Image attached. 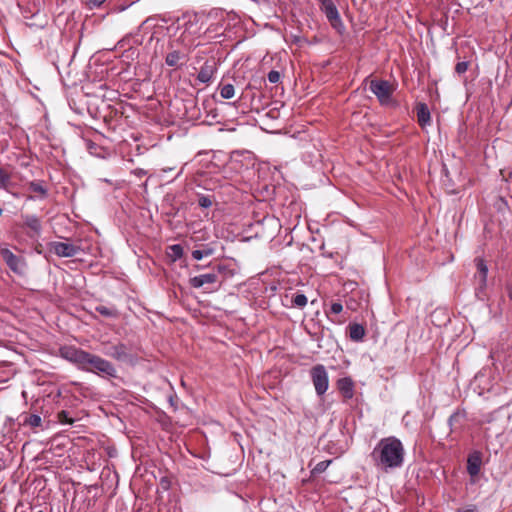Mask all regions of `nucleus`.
<instances>
[{
    "label": "nucleus",
    "mask_w": 512,
    "mask_h": 512,
    "mask_svg": "<svg viewBox=\"0 0 512 512\" xmlns=\"http://www.w3.org/2000/svg\"><path fill=\"white\" fill-rule=\"evenodd\" d=\"M37 512H45V511H44V510H39V511H37Z\"/></svg>",
    "instance_id": "42"
},
{
    "label": "nucleus",
    "mask_w": 512,
    "mask_h": 512,
    "mask_svg": "<svg viewBox=\"0 0 512 512\" xmlns=\"http://www.w3.org/2000/svg\"><path fill=\"white\" fill-rule=\"evenodd\" d=\"M235 94V88L232 84H224L220 87V95L223 99H231Z\"/></svg>",
    "instance_id": "23"
},
{
    "label": "nucleus",
    "mask_w": 512,
    "mask_h": 512,
    "mask_svg": "<svg viewBox=\"0 0 512 512\" xmlns=\"http://www.w3.org/2000/svg\"><path fill=\"white\" fill-rule=\"evenodd\" d=\"M369 89L377 97L381 105H389L392 102L395 89L389 81L373 79L370 81Z\"/></svg>",
    "instance_id": "4"
},
{
    "label": "nucleus",
    "mask_w": 512,
    "mask_h": 512,
    "mask_svg": "<svg viewBox=\"0 0 512 512\" xmlns=\"http://www.w3.org/2000/svg\"><path fill=\"white\" fill-rule=\"evenodd\" d=\"M32 424V416L31 415H25L23 419V424Z\"/></svg>",
    "instance_id": "38"
},
{
    "label": "nucleus",
    "mask_w": 512,
    "mask_h": 512,
    "mask_svg": "<svg viewBox=\"0 0 512 512\" xmlns=\"http://www.w3.org/2000/svg\"><path fill=\"white\" fill-rule=\"evenodd\" d=\"M482 464V455L479 451L469 454L467 459V472L470 476L475 477L479 474Z\"/></svg>",
    "instance_id": "11"
},
{
    "label": "nucleus",
    "mask_w": 512,
    "mask_h": 512,
    "mask_svg": "<svg viewBox=\"0 0 512 512\" xmlns=\"http://www.w3.org/2000/svg\"><path fill=\"white\" fill-rule=\"evenodd\" d=\"M33 229L34 231H36L37 227H36V220L34 219V226H33Z\"/></svg>",
    "instance_id": "41"
},
{
    "label": "nucleus",
    "mask_w": 512,
    "mask_h": 512,
    "mask_svg": "<svg viewBox=\"0 0 512 512\" xmlns=\"http://www.w3.org/2000/svg\"><path fill=\"white\" fill-rule=\"evenodd\" d=\"M15 512H32V502L22 499L15 507Z\"/></svg>",
    "instance_id": "26"
},
{
    "label": "nucleus",
    "mask_w": 512,
    "mask_h": 512,
    "mask_svg": "<svg viewBox=\"0 0 512 512\" xmlns=\"http://www.w3.org/2000/svg\"><path fill=\"white\" fill-rule=\"evenodd\" d=\"M1 256L7 265L15 272L19 271V259L8 249L1 250Z\"/></svg>",
    "instance_id": "18"
},
{
    "label": "nucleus",
    "mask_w": 512,
    "mask_h": 512,
    "mask_svg": "<svg viewBox=\"0 0 512 512\" xmlns=\"http://www.w3.org/2000/svg\"><path fill=\"white\" fill-rule=\"evenodd\" d=\"M51 250L59 257H74L80 251V247L69 242H53Z\"/></svg>",
    "instance_id": "9"
},
{
    "label": "nucleus",
    "mask_w": 512,
    "mask_h": 512,
    "mask_svg": "<svg viewBox=\"0 0 512 512\" xmlns=\"http://www.w3.org/2000/svg\"><path fill=\"white\" fill-rule=\"evenodd\" d=\"M47 197V189L41 183H34V200L36 198L45 199Z\"/></svg>",
    "instance_id": "25"
},
{
    "label": "nucleus",
    "mask_w": 512,
    "mask_h": 512,
    "mask_svg": "<svg viewBox=\"0 0 512 512\" xmlns=\"http://www.w3.org/2000/svg\"><path fill=\"white\" fill-rule=\"evenodd\" d=\"M218 281L217 273L210 272L190 278L189 283L193 288H201L206 284H214Z\"/></svg>",
    "instance_id": "12"
},
{
    "label": "nucleus",
    "mask_w": 512,
    "mask_h": 512,
    "mask_svg": "<svg viewBox=\"0 0 512 512\" xmlns=\"http://www.w3.org/2000/svg\"><path fill=\"white\" fill-rule=\"evenodd\" d=\"M268 81L270 83H278L280 80V73L276 70H271L267 75Z\"/></svg>",
    "instance_id": "33"
},
{
    "label": "nucleus",
    "mask_w": 512,
    "mask_h": 512,
    "mask_svg": "<svg viewBox=\"0 0 512 512\" xmlns=\"http://www.w3.org/2000/svg\"><path fill=\"white\" fill-rule=\"evenodd\" d=\"M106 355L119 362L130 364L134 362L133 354L129 351L128 347L124 343H118L110 346L106 351Z\"/></svg>",
    "instance_id": "7"
},
{
    "label": "nucleus",
    "mask_w": 512,
    "mask_h": 512,
    "mask_svg": "<svg viewBox=\"0 0 512 512\" xmlns=\"http://www.w3.org/2000/svg\"><path fill=\"white\" fill-rule=\"evenodd\" d=\"M457 512H478L476 507H469L464 509H459Z\"/></svg>",
    "instance_id": "37"
},
{
    "label": "nucleus",
    "mask_w": 512,
    "mask_h": 512,
    "mask_svg": "<svg viewBox=\"0 0 512 512\" xmlns=\"http://www.w3.org/2000/svg\"><path fill=\"white\" fill-rule=\"evenodd\" d=\"M95 311L107 318L118 317V311L113 306L108 307V306H104V305H97L95 307Z\"/></svg>",
    "instance_id": "21"
},
{
    "label": "nucleus",
    "mask_w": 512,
    "mask_h": 512,
    "mask_svg": "<svg viewBox=\"0 0 512 512\" xmlns=\"http://www.w3.org/2000/svg\"><path fill=\"white\" fill-rule=\"evenodd\" d=\"M507 290H508V297H509V299L512 301V286H509V287L507 288Z\"/></svg>",
    "instance_id": "40"
},
{
    "label": "nucleus",
    "mask_w": 512,
    "mask_h": 512,
    "mask_svg": "<svg viewBox=\"0 0 512 512\" xmlns=\"http://www.w3.org/2000/svg\"><path fill=\"white\" fill-rule=\"evenodd\" d=\"M183 247L180 244H173L167 247L166 255L172 261L176 262L183 256Z\"/></svg>",
    "instance_id": "19"
},
{
    "label": "nucleus",
    "mask_w": 512,
    "mask_h": 512,
    "mask_svg": "<svg viewBox=\"0 0 512 512\" xmlns=\"http://www.w3.org/2000/svg\"><path fill=\"white\" fill-rule=\"evenodd\" d=\"M193 26V23L191 21H189L188 23L185 24V30L182 34V38L184 39L185 38V34L189 31L190 27Z\"/></svg>",
    "instance_id": "36"
},
{
    "label": "nucleus",
    "mask_w": 512,
    "mask_h": 512,
    "mask_svg": "<svg viewBox=\"0 0 512 512\" xmlns=\"http://www.w3.org/2000/svg\"><path fill=\"white\" fill-rule=\"evenodd\" d=\"M213 204V199L209 195H200L198 198V205L202 208H209Z\"/></svg>",
    "instance_id": "27"
},
{
    "label": "nucleus",
    "mask_w": 512,
    "mask_h": 512,
    "mask_svg": "<svg viewBox=\"0 0 512 512\" xmlns=\"http://www.w3.org/2000/svg\"><path fill=\"white\" fill-rule=\"evenodd\" d=\"M416 112L417 121L422 128L431 124V114L427 104L418 103L416 106Z\"/></svg>",
    "instance_id": "16"
},
{
    "label": "nucleus",
    "mask_w": 512,
    "mask_h": 512,
    "mask_svg": "<svg viewBox=\"0 0 512 512\" xmlns=\"http://www.w3.org/2000/svg\"><path fill=\"white\" fill-rule=\"evenodd\" d=\"M216 71H217V67H216L215 61L207 60L201 66V68L197 74V80L203 84H209L212 81Z\"/></svg>",
    "instance_id": "10"
},
{
    "label": "nucleus",
    "mask_w": 512,
    "mask_h": 512,
    "mask_svg": "<svg viewBox=\"0 0 512 512\" xmlns=\"http://www.w3.org/2000/svg\"><path fill=\"white\" fill-rule=\"evenodd\" d=\"M214 254V248L210 244L202 245L201 249L193 250L192 257L194 260H201L204 257H208Z\"/></svg>",
    "instance_id": "20"
},
{
    "label": "nucleus",
    "mask_w": 512,
    "mask_h": 512,
    "mask_svg": "<svg viewBox=\"0 0 512 512\" xmlns=\"http://www.w3.org/2000/svg\"><path fill=\"white\" fill-rule=\"evenodd\" d=\"M469 68V62L468 61H461V62H458L456 65H455V72L459 75L465 73Z\"/></svg>",
    "instance_id": "31"
},
{
    "label": "nucleus",
    "mask_w": 512,
    "mask_h": 512,
    "mask_svg": "<svg viewBox=\"0 0 512 512\" xmlns=\"http://www.w3.org/2000/svg\"><path fill=\"white\" fill-rule=\"evenodd\" d=\"M57 420L63 424H72L73 423V419L71 417H69V413L64 410L60 411L57 414Z\"/></svg>",
    "instance_id": "28"
},
{
    "label": "nucleus",
    "mask_w": 512,
    "mask_h": 512,
    "mask_svg": "<svg viewBox=\"0 0 512 512\" xmlns=\"http://www.w3.org/2000/svg\"><path fill=\"white\" fill-rule=\"evenodd\" d=\"M186 58L187 56L179 50H173L166 55L165 63L169 67L179 68L185 63Z\"/></svg>",
    "instance_id": "15"
},
{
    "label": "nucleus",
    "mask_w": 512,
    "mask_h": 512,
    "mask_svg": "<svg viewBox=\"0 0 512 512\" xmlns=\"http://www.w3.org/2000/svg\"><path fill=\"white\" fill-rule=\"evenodd\" d=\"M330 463H331V460L321 461V462L316 464V466L314 467L312 472L313 473H318V474L322 473V472H324L328 468Z\"/></svg>",
    "instance_id": "30"
},
{
    "label": "nucleus",
    "mask_w": 512,
    "mask_h": 512,
    "mask_svg": "<svg viewBox=\"0 0 512 512\" xmlns=\"http://www.w3.org/2000/svg\"><path fill=\"white\" fill-rule=\"evenodd\" d=\"M2 214V209H0V215Z\"/></svg>",
    "instance_id": "43"
},
{
    "label": "nucleus",
    "mask_w": 512,
    "mask_h": 512,
    "mask_svg": "<svg viewBox=\"0 0 512 512\" xmlns=\"http://www.w3.org/2000/svg\"><path fill=\"white\" fill-rule=\"evenodd\" d=\"M320 10L325 14L332 28L340 35L345 32V25L333 0H317Z\"/></svg>",
    "instance_id": "3"
},
{
    "label": "nucleus",
    "mask_w": 512,
    "mask_h": 512,
    "mask_svg": "<svg viewBox=\"0 0 512 512\" xmlns=\"http://www.w3.org/2000/svg\"><path fill=\"white\" fill-rule=\"evenodd\" d=\"M87 351L74 346H65L60 348V355L65 360L75 364L79 369L82 368Z\"/></svg>",
    "instance_id": "8"
},
{
    "label": "nucleus",
    "mask_w": 512,
    "mask_h": 512,
    "mask_svg": "<svg viewBox=\"0 0 512 512\" xmlns=\"http://www.w3.org/2000/svg\"><path fill=\"white\" fill-rule=\"evenodd\" d=\"M10 181V175L6 170L0 167V188H4Z\"/></svg>",
    "instance_id": "29"
},
{
    "label": "nucleus",
    "mask_w": 512,
    "mask_h": 512,
    "mask_svg": "<svg viewBox=\"0 0 512 512\" xmlns=\"http://www.w3.org/2000/svg\"><path fill=\"white\" fill-rule=\"evenodd\" d=\"M81 370L95 373L105 378L117 377V370L110 361L89 352L85 356Z\"/></svg>",
    "instance_id": "2"
},
{
    "label": "nucleus",
    "mask_w": 512,
    "mask_h": 512,
    "mask_svg": "<svg viewBox=\"0 0 512 512\" xmlns=\"http://www.w3.org/2000/svg\"><path fill=\"white\" fill-rule=\"evenodd\" d=\"M349 337L354 342H360L365 336V328L361 324H349Z\"/></svg>",
    "instance_id": "17"
},
{
    "label": "nucleus",
    "mask_w": 512,
    "mask_h": 512,
    "mask_svg": "<svg viewBox=\"0 0 512 512\" xmlns=\"http://www.w3.org/2000/svg\"><path fill=\"white\" fill-rule=\"evenodd\" d=\"M343 311V305L340 302H334L331 304L329 311L326 312L329 314H339Z\"/></svg>",
    "instance_id": "32"
},
{
    "label": "nucleus",
    "mask_w": 512,
    "mask_h": 512,
    "mask_svg": "<svg viewBox=\"0 0 512 512\" xmlns=\"http://www.w3.org/2000/svg\"><path fill=\"white\" fill-rule=\"evenodd\" d=\"M33 483H34V488H39L42 485V480L40 477L34 475Z\"/></svg>",
    "instance_id": "34"
},
{
    "label": "nucleus",
    "mask_w": 512,
    "mask_h": 512,
    "mask_svg": "<svg viewBox=\"0 0 512 512\" xmlns=\"http://www.w3.org/2000/svg\"><path fill=\"white\" fill-rule=\"evenodd\" d=\"M374 466L383 471L402 467L405 457V449L402 442L395 436L382 438L373 448L370 454Z\"/></svg>",
    "instance_id": "1"
},
{
    "label": "nucleus",
    "mask_w": 512,
    "mask_h": 512,
    "mask_svg": "<svg viewBox=\"0 0 512 512\" xmlns=\"http://www.w3.org/2000/svg\"><path fill=\"white\" fill-rule=\"evenodd\" d=\"M214 269H216V273L217 275L220 274V273H223L224 271H226L227 267L225 265H217Z\"/></svg>",
    "instance_id": "35"
},
{
    "label": "nucleus",
    "mask_w": 512,
    "mask_h": 512,
    "mask_svg": "<svg viewBox=\"0 0 512 512\" xmlns=\"http://www.w3.org/2000/svg\"><path fill=\"white\" fill-rule=\"evenodd\" d=\"M477 273L475 274V278L478 280L480 288L486 287L487 283V275H488V266L486 261L481 258L477 257L474 260Z\"/></svg>",
    "instance_id": "13"
},
{
    "label": "nucleus",
    "mask_w": 512,
    "mask_h": 512,
    "mask_svg": "<svg viewBox=\"0 0 512 512\" xmlns=\"http://www.w3.org/2000/svg\"><path fill=\"white\" fill-rule=\"evenodd\" d=\"M292 305L299 308H304L307 305L308 299L302 294L298 293L292 297Z\"/></svg>",
    "instance_id": "24"
},
{
    "label": "nucleus",
    "mask_w": 512,
    "mask_h": 512,
    "mask_svg": "<svg viewBox=\"0 0 512 512\" xmlns=\"http://www.w3.org/2000/svg\"><path fill=\"white\" fill-rule=\"evenodd\" d=\"M458 416H459V415H458V413H454V414H452V415L449 417V420H448L449 425H452L453 421H455V420H456V418H457Z\"/></svg>",
    "instance_id": "39"
},
{
    "label": "nucleus",
    "mask_w": 512,
    "mask_h": 512,
    "mask_svg": "<svg viewBox=\"0 0 512 512\" xmlns=\"http://www.w3.org/2000/svg\"><path fill=\"white\" fill-rule=\"evenodd\" d=\"M34 110H37L41 114V118L37 124V132L43 139L50 140L53 131L48 119V113L42 101L34 98Z\"/></svg>",
    "instance_id": "6"
},
{
    "label": "nucleus",
    "mask_w": 512,
    "mask_h": 512,
    "mask_svg": "<svg viewBox=\"0 0 512 512\" xmlns=\"http://www.w3.org/2000/svg\"><path fill=\"white\" fill-rule=\"evenodd\" d=\"M337 387L345 399H351L354 395V382L350 377H343L337 381Z\"/></svg>",
    "instance_id": "14"
},
{
    "label": "nucleus",
    "mask_w": 512,
    "mask_h": 512,
    "mask_svg": "<svg viewBox=\"0 0 512 512\" xmlns=\"http://www.w3.org/2000/svg\"><path fill=\"white\" fill-rule=\"evenodd\" d=\"M52 423L54 424V423H55V421L46 420V419H44V420L42 421V419H41V417H40V416H38V415L34 414V434H36V433L38 432V431H37V429H38V428H41L42 430H44V429H48V428H49V426H50Z\"/></svg>",
    "instance_id": "22"
},
{
    "label": "nucleus",
    "mask_w": 512,
    "mask_h": 512,
    "mask_svg": "<svg viewBox=\"0 0 512 512\" xmlns=\"http://www.w3.org/2000/svg\"><path fill=\"white\" fill-rule=\"evenodd\" d=\"M310 374L317 395H324L329 387V377L325 366L322 364L315 365Z\"/></svg>",
    "instance_id": "5"
}]
</instances>
